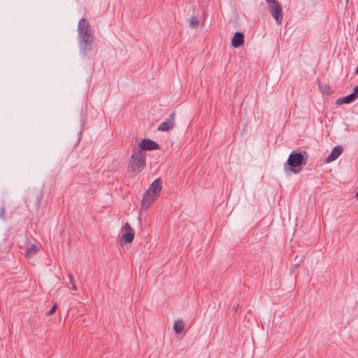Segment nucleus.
Returning a JSON list of instances; mask_svg holds the SVG:
<instances>
[{
    "label": "nucleus",
    "mask_w": 358,
    "mask_h": 358,
    "mask_svg": "<svg viewBox=\"0 0 358 358\" xmlns=\"http://www.w3.org/2000/svg\"><path fill=\"white\" fill-rule=\"evenodd\" d=\"M78 45L80 52L86 56L92 49L94 42L93 31L90 22L82 18L78 24Z\"/></svg>",
    "instance_id": "1"
},
{
    "label": "nucleus",
    "mask_w": 358,
    "mask_h": 358,
    "mask_svg": "<svg viewBox=\"0 0 358 358\" xmlns=\"http://www.w3.org/2000/svg\"><path fill=\"white\" fill-rule=\"evenodd\" d=\"M146 155L143 154L141 151L134 150V153L131 156L129 162L128 169L130 172L137 174L145 166Z\"/></svg>",
    "instance_id": "2"
},
{
    "label": "nucleus",
    "mask_w": 358,
    "mask_h": 358,
    "mask_svg": "<svg viewBox=\"0 0 358 358\" xmlns=\"http://www.w3.org/2000/svg\"><path fill=\"white\" fill-rule=\"evenodd\" d=\"M306 163V162L301 153L293 151L291 152L288 157V159L285 166V169L286 171L296 173L294 168L300 166L302 164H305Z\"/></svg>",
    "instance_id": "3"
},
{
    "label": "nucleus",
    "mask_w": 358,
    "mask_h": 358,
    "mask_svg": "<svg viewBox=\"0 0 358 358\" xmlns=\"http://www.w3.org/2000/svg\"><path fill=\"white\" fill-rule=\"evenodd\" d=\"M268 4V11L271 13V15L273 16V17L276 21V23L278 24H280L282 23V7L279 2H272Z\"/></svg>",
    "instance_id": "4"
},
{
    "label": "nucleus",
    "mask_w": 358,
    "mask_h": 358,
    "mask_svg": "<svg viewBox=\"0 0 358 358\" xmlns=\"http://www.w3.org/2000/svg\"><path fill=\"white\" fill-rule=\"evenodd\" d=\"M162 180L160 178H157L151 184L147 191L148 199L155 200L157 197L162 189Z\"/></svg>",
    "instance_id": "5"
},
{
    "label": "nucleus",
    "mask_w": 358,
    "mask_h": 358,
    "mask_svg": "<svg viewBox=\"0 0 358 358\" xmlns=\"http://www.w3.org/2000/svg\"><path fill=\"white\" fill-rule=\"evenodd\" d=\"M159 145L149 138H144L140 143L139 147L138 148V151H141L143 154L146 155V150H154L159 149Z\"/></svg>",
    "instance_id": "6"
},
{
    "label": "nucleus",
    "mask_w": 358,
    "mask_h": 358,
    "mask_svg": "<svg viewBox=\"0 0 358 358\" xmlns=\"http://www.w3.org/2000/svg\"><path fill=\"white\" fill-rule=\"evenodd\" d=\"M175 116L176 114L174 112H173L169 115V118L167 120L159 124L157 129L161 131H168L173 129L175 126Z\"/></svg>",
    "instance_id": "7"
},
{
    "label": "nucleus",
    "mask_w": 358,
    "mask_h": 358,
    "mask_svg": "<svg viewBox=\"0 0 358 358\" xmlns=\"http://www.w3.org/2000/svg\"><path fill=\"white\" fill-rule=\"evenodd\" d=\"M244 43V34L241 32H236L231 38V45L234 48L241 47Z\"/></svg>",
    "instance_id": "8"
},
{
    "label": "nucleus",
    "mask_w": 358,
    "mask_h": 358,
    "mask_svg": "<svg viewBox=\"0 0 358 358\" xmlns=\"http://www.w3.org/2000/svg\"><path fill=\"white\" fill-rule=\"evenodd\" d=\"M342 148L340 146H336L332 150L331 154L327 157L325 159V163H330L334 160H336L341 154Z\"/></svg>",
    "instance_id": "9"
},
{
    "label": "nucleus",
    "mask_w": 358,
    "mask_h": 358,
    "mask_svg": "<svg viewBox=\"0 0 358 358\" xmlns=\"http://www.w3.org/2000/svg\"><path fill=\"white\" fill-rule=\"evenodd\" d=\"M39 250V247L36 244L29 243L27 245L25 256L27 259L34 257Z\"/></svg>",
    "instance_id": "10"
},
{
    "label": "nucleus",
    "mask_w": 358,
    "mask_h": 358,
    "mask_svg": "<svg viewBox=\"0 0 358 358\" xmlns=\"http://www.w3.org/2000/svg\"><path fill=\"white\" fill-rule=\"evenodd\" d=\"M357 99L355 97V95L350 94L349 95L340 98L336 100V103L338 105L343 104V103H350L355 101Z\"/></svg>",
    "instance_id": "11"
},
{
    "label": "nucleus",
    "mask_w": 358,
    "mask_h": 358,
    "mask_svg": "<svg viewBox=\"0 0 358 358\" xmlns=\"http://www.w3.org/2000/svg\"><path fill=\"white\" fill-rule=\"evenodd\" d=\"M184 329V324L182 320H177L173 324V330L176 334H180Z\"/></svg>",
    "instance_id": "12"
},
{
    "label": "nucleus",
    "mask_w": 358,
    "mask_h": 358,
    "mask_svg": "<svg viewBox=\"0 0 358 358\" xmlns=\"http://www.w3.org/2000/svg\"><path fill=\"white\" fill-rule=\"evenodd\" d=\"M134 238V233L127 232L122 236V239L125 244L129 243L133 241Z\"/></svg>",
    "instance_id": "13"
},
{
    "label": "nucleus",
    "mask_w": 358,
    "mask_h": 358,
    "mask_svg": "<svg viewBox=\"0 0 358 358\" xmlns=\"http://www.w3.org/2000/svg\"><path fill=\"white\" fill-rule=\"evenodd\" d=\"M188 22H189V26L191 28H196L199 26V20L194 17H191L189 20Z\"/></svg>",
    "instance_id": "14"
},
{
    "label": "nucleus",
    "mask_w": 358,
    "mask_h": 358,
    "mask_svg": "<svg viewBox=\"0 0 358 358\" xmlns=\"http://www.w3.org/2000/svg\"><path fill=\"white\" fill-rule=\"evenodd\" d=\"M122 229V230H124L125 231V233H127V232L134 233L133 228L128 222L125 223Z\"/></svg>",
    "instance_id": "15"
},
{
    "label": "nucleus",
    "mask_w": 358,
    "mask_h": 358,
    "mask_svg": "<svg viewBox=\"0 0 358 358\" xmlns=\"http://www.w3.org/2000/svg\"><path fill=\"white\" fill-rule=\"evenodd\" d=\"M68 276H69V278L70 283L71 284V289L73 290H76L77 289V287H76V285L74 283L72 275L71 273H69Z\"/></svg>",
    "instance_id": "16"
},
{
    "label": "nucleus",
    "mask_w": 358,
    "mask_h": 358,
    "mask_svg": "<svg viewBox=\"0 0 358 358\" xmlns=\"http://www.w3.org/2000/svg\"><path fill=\"white\" fill-rule=\"evenodd\" d=\"M57 308V305L55 303L53 305L52 308L46 313V315L47 316L52 315L55 313Z\"/></svg>",
    "instance_id": "17"
},
{
    "label": "nucleus",
    "mask_w": 358,
    "mask_h": 358,
    "mask_svg": "<svg viewBox=\"0 0 358 358\" xmlns=\"http://www.w3.org/2000/svg\"><path fill=\"white\" fill-rule=\"evenodd\" d=\"M352 95H355V97L356 99H357L358 97V85H356L354 88H353V92L351 93Z\"/></svg>",
    "instance_id": "18"
},
{
    "label": "nucleus",
    "mask_w": 358,
    "mask_h": 358,
    "mask_svg": "<svg viewBox=\"0 0 358 358\" xmlns=\"http://www.w3.org/2000/svg\"><path fill=\"white\" fill-rule=\"evenodd\" d=\"M319 87L320 88L322 93H328V90H327V86L325 85L324 87L319 85Z\"/></svg>",
    "instance_id": "19"
},
{
    "label": "nucleus",
    "mask_w": 358,
    "mask_h": 358,
    "mask_svg": "<svg viewBox=\"0 0 358 358\" xmlns=\"http://www.w3.org/2000/svg\"><path fill=\"white\" fill-rule=\"evenodd\" d=\"M149 203H145V202L142 203V204H141V210L143 208H148Z\"/></svg>",
    "instance_id": "20"
},
{
    "label": "nucleus",
    "mask_w": 358,
    "mask_h": 358,
    "mask_svg": "<svg viewBox=\"0 0 358 358\" xmlns=\"http://www.w3.org/2000/svg\"><path fill=\"white\" fill-rule=\"evenodd\" d=\"M275 1H275V0H266L267 3H271L272 2H275Z\"/></svg>",
    "instance_id": "21"
},
{
    "label": "nucleus",
    "mask_w": 358,
    "mask_h": 358,
    "mask_svg": "<svg viewBox=\"0 0 358 358\" xmlns=\"http://www.w3.org/2000/svg\"><path fill=\"white\" fill-rule=\"evenodd\" d=\"M299 266V264L298 263H297V264H294V265H293V268H298Z\"/></svg>",
    "instance_id": "22"
},
{
    "label": "nucleus",
    "mask_w": 358,
    "mask_h": 358,
    "mask_svg": "<svg viewBox=\"0 0 358 358\" xmlns=\"http://www.w3.org/2000/svg\"><path fill=\"white\" fill-rule=\"evenodd\" d=\"M355 73H356L357 74L358 73V65H357V67L356 68Z\"/></svg>",
    "instance_id": "23"
},
{
    "label": "nucleus",
    "mask_w": 358,
    "mask_h": 358,
    "mask_svg": "<svg viewBox=\"0 0 358 358\" xmlns=\"http://www.w3.org/2000/svg\"><path fill=\"white\" fill-rule=\"evenodd\" d=\"M356 197H357V199H358V191H357V193H356Z\"/></svg>",
    "instance_id": "24"
},
{
    "label": "nucleus",
    "mask_w": 358,
    "mask_h": 358,
    "mask_svg": "<svg viewBox=\"0 0 358 358\" xmlns=\"http://www.w3.org/2000/svg\"><path fill=\"white\" fill-rule=\"evenodd\" d=\"M84 125H85V122H83V124H82V127H84Z\"/></svg>",
    "instance_id": "25"
}]
</instances>
